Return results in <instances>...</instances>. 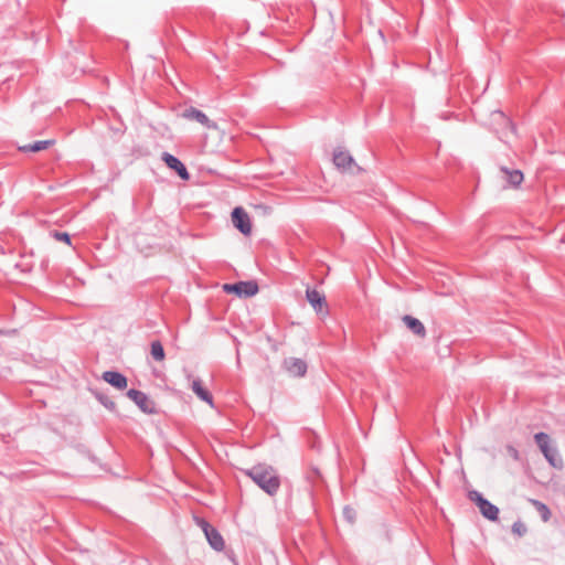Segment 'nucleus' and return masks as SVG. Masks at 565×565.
<instances>
[{"label":"nucleus","mask_w":565,"mask_h":565,"mask_svg":"<svg viewBox=\"0 0 565 565\" xmlns=\"http://www.w3.org/2000/svg\"><path fill=\"white\" fill-rule=\"evenodd\" d=\"M246 475L266 493L275 494L280 486V480L275 469L267 465H256L246 471Z\"/></svg>","instance_id":"obj_1"},{"label":"nucleus","mask_w":565,"mask_h":565,"mask_svg":"<svg viewBox=\"0 0 565 565\" xmlns=\"http://www.w3.org/2000/svg\"><path fill=\"white\" fill-rule=\"evenodd\" d=\"M534 439L548 463L554 468H562L563 461L558 456L557 449L551 446L550 436L545 433H537Z\"/></svg>","instance_id":"obj_2"},{"label":"nucleus","mask_w":565,"mask_h":565,"mask_svg":"<svg viewBox=\"0 0 565 565\" xmlns=\"http://www.w3.org/2000/svg\"><path fill=\"white\" fill-rule=\"evenodd\" d=\"M333 163L343 173L358 174L362 169L355 163L353 157L343 149H337L333 152Z\"/></svg>","instance_id":"obj_3"},{"label":"nucleus","mask_w":565,"mask_h":565,"mask_svg":"<svg viewBox=\"0 0 565 565\" xmlns=\"http://www.w3.org/2000/svg\"><path fill=\"white\" fill-rule=\"evenodd\" d=\"M469 499L475 502L481 514L490 521L498 520L499 509L482 497V494L476 490L469 492Z\"/></svg>","instance_id":"obj_4"},{"label":"nucleus","mask_w":565,"mask_h":565,"mask_svg":"<svg viewBox=\"0 0 565 565\" xmlns=\"http://www.w3.org/2000/svg\"><path fill=\"white\" fill-rule=\"evenodd\" d=\"M224 291L235 294L239 297H252L258 292V286L255 281H239L236 284H225Z\"/></svg>","instance_id":"obj_5"},{"label":"nucleus","mask_w":565,"mask_h":565,"mask_svg":"<svg viewBox=\"0 0 565 565\" xmlns=\"http://www.w3.org/2000/svg\"><path fill=\"white\" fill-rule=\"evenodd\" d=\"M232 223L243 235H249L252 233V222L247 212L237 206L232 212Z\"/></svg>","instance_id":"obj_6"},{"label":"nucleus","mask_w":565,"mask_h":565,"mask_svg":"<svg viewBox=\"0 0 565 565\" xmlns=\"http://www.w3.org/2000/svg\"><path fill=\"white\" fill-rule=\"evenodd\" d=\"M199 525L204 532V535L211 547L215 551H222L225 546V543L220 532L204 520H200Z\"/></svg>","instance_id":"obj_7"},{"label":"nucleus","mask_w":565,"mask_h":565,"mask_svg":"<svg viewBox=\"0 0 565 565\" xmlns=\"http://www.w3.org/2000/svg\"><path fill=\"white\" fill-rule=\"evenodd\" d=\"M127 396L135 402V404L146 414H152L156 412V406L152 399L141 391L129 390Z\"/></svg>","instance_id":"obj_8"},{"label":"nucleus","mask_w":565,"mask_h":565,"mask_svg":"<svg viewBox=\"0 0 565 565\" xmlns=\"http://www.w3.org/2000/svg\"><path fill=\"white\" fill-rule=\"evenodd\" d=\"M286 372L294 377H302L307 373V363L299 358H287L282 362Z\"/></svg>","instance_id":"obj_9"},{"label":"nucleus","mask_w":565,"mask_h":565,"mask_svg":"<svg viewBox=\"0 0 565 565\" xmlns=\"http://www.w3.org/2000/svg\"><path fill=\"white\" fill-rule=\"evenodd\" d=\"M182 116L186 119L195 120L209 129L217 128L215 122L210 120L209 117L203 111L196 108L191 107L189 109H185Z\"/></svg>","instance_id":"obj_10"},{"label":"nucleus","mask_w":565,"mask_h":565,"mask_svg":"<svg viewBox=\"0 0 565 565\" xmlns=\"http://www.w3.org/2000/svg\"><path fill=\"white\" fill-rule=\"evenodd\" d=\"M162 160L172 170H174L182 180H189L190 174L184 164L174 156L163 152Z\"/></svg>","instance_id":"obj_11"},{"label":"nucleus","mask_w":565,"mask_h":565,"mask_svg":"<svg viewBox=\"0 0 565 565\" xmlns=\"http://www.w3.org/2000/svg\"><path fill=\"white\" fill-rule=\"evenodd\" d=\"M306 298L317 313H327V311L324 310L326 297L321 295L318 290L308 288L306 290Z\"/></svg>","instance_id":"obj_12"},{"label":"nucleus","mask_w":565,"mask_h":565,"mask_svg":"<svg viewBox=\"0 0 565 565\" xmlns=\"http://www.w3.org/2000/svg\"><path fill=\"white\" fill-rule=\"evenodd\" d=\"M500 178L510 185L516 186L523 181V173L518 169L501 167L499 169Z\"/></svg>","instance_id":"obj_13"},{"label":"nucleus","mask_w":565,"mask_h":565,"mask_svg":"<svg viewBox=\"0 0 565 565\" xmlns=\"http://www.w3.org/2000/svg\"><path fill=\"white\" fill-rule=\"evenodd\" d=\"M102 379L111 386L124 390L127 387L128 381L125 375L116 371H106L103 373Z\"/></svg>","instance_id":"obj_14"},{"label":"nucleus","mask_w":565,"mask_h":565,"mask_svg":"<svg viewBox=\"0 0 565 565\" xmlns=\"http://www.w3.org/2000/svg\"><path fill=\"white\" fill-rule=\"evenodd\" d=\"M402 320L414 334L418 335L419 338L426 337V328L420 320L408 315H405Z\"/></svg>","instance_id":"obj_15"},{"label":"nucleus","mask_w":565,"mask_h":565,"mask_svg":"<svg viewBox=\"0 0 565 565\" xmlns=\"http://www.w3.org/2000/svg\"><path fill=\"white\" fill-rule=\"evenodd\" d=\"M191 388L200 399L206 402L212 407L214 406L211 393L203 387L200 379H193L191 381Z\"/></svg>","instance_id":"obj_16"},{"label":"nucleus","mask_w":565,"mask_h":565,"mask_svg":"<svg viewBox=\"0 0 565 565\" xmlns=\"http://www.w3.org/2000/svg\"><path fill=\"white\" fill-rule=\"evenodd\" d=\"M54 143V140H40L33 143H29L20 147L19 149L23 152H38L47 149L50 146Z\"/></svg>","instance_id":"obj_17"},{"label":"nucleus","mask_w":565,"mask_h":565,"mask_svg":"<svg viewBox=\"0 0 565 565\" xmlns=\"http://www.w3.org/2000/svg\"><path fill=\"white\" fill-rule=\"evenodd\" d=\"M151 355L157 361H162L164 359V350L159 341H153L151 343Z\"/></svg>","instance_id":"obj_18"},{"label":"nucleus","mask_w":565,"mask_h":565,"mask_svg":"<svg viewBox=\"0 0 565 565\" xmlns=\"http://www.w3.org/2000/svg\"><path fill=\"white\" fill-rule=\"evenodd\" d=\"M532 503L537 509V511L541 513L543 521L547 522L551 518L550 509L544 503H542L537 500H532Z\"/></svg>","instance_id":"obj_19"},{"label":"nucleus","mask_w":565,"mask_h":565,"mask_svg":"<svg viewBox=\"0 0 565 565\" xmlns=\"http://www.w3.org/2000/svg\"><path fill=\"white\" fill-rule=\"evenodd\" d=\"M343 515L350 523H352L355 519V511L350 507H345L343 509Z\"/></svg>","instance_id":"obj_20"},{"label":"nucleus","mask_w":565,"mask_h":565,"mask_svg":"<svg viewBox=\"0 0 565 565\" xmlns=\"http://www.w3.org/2000/svg\"><path fill=\"white\" fill-rule=\"evenodd\" d=\"M97 397H98V399L100 401V403L105 407H107L109 409H114L115 408V403L110 398H108L107 396L98 395Z\"/></svg>","instance_id":"obj_21"},{"label":"nucleus","mask_w":565,"mask_h":565,"mask_svg":"<svg viewBox=\"0 0 565 565\" xmlns=\"http://www.w3.org/2000/svg\"><path fill=\"white\" fill-rule=\"evenodd\" d=\"M53 236L57 241H62V242H65V243L70 244V235L67 233L54 232Z\"/></svg>","instance_id":"obj_22"},{"label":"nucleus","mask_w":565,"mask_h":565,"mask_svg":"<svg viewBox=\"0 0 565 565\" xmlns=\"http://www.w3.org/2000/svg\"><path fill=\"white\" fill-rule=\"evenodd\" d=\"M513 531L521 535L524 532V529H523V526L521 524L514 523L513 524Z\"/></svg>","instance_id":"obj_23"},{"label":"nucleus","mask_w":565,"mask_h":565,"mask_svg":"<svg viewBox=\"0 0 565 565\" xmlns=\"http://www.w3.org/2000/svg\"><path fill=\"white\" fill-rule=\"evenodd\" d=\"M185 375H186V379H188V380H191V374H190V372L185 371Z\"/></svg>","instance_id":"obj_24"}]
</instances>
